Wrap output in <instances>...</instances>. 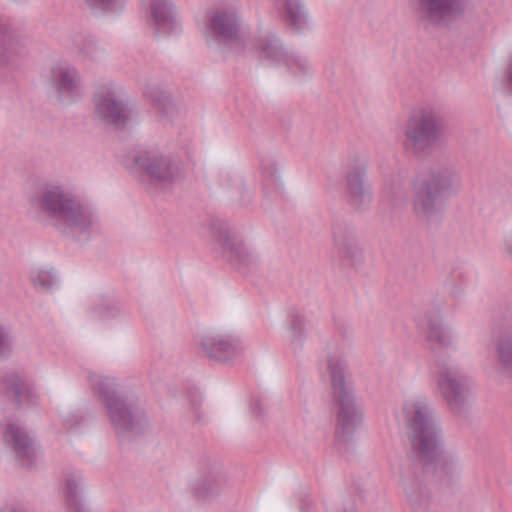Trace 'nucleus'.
<instances>
[{
	"label": "nucleus",
	"instance_id": "1",
	"mask_svg": "<svg viewBox=\"0 0 512 512\" xmlns=\"http://www.w3.org/2000/svg\"><path fill=\"white\" fill-rule=\"evenodd\" d=\"M29 203L57 226L72 233H88L98 224L95 210L59 181L37 182L29 194Z\"/></svg>",
	"mask_w": 512,
	"mask_h": 512
},
{
	"label": "nucleus",
	"instance_id": "2",
	"mask_svg": "<svg viewBox=\"0 0 512 512\" xmlns=\"http://www.w3.org/2000/svg\"><path fill=\"white\" fill-rule=\"evenodd\" d=\"M88 380L119 437L130 438L144 432L148 427L145 410L137 399L122 393L115 378L89 372Z\"/></svg>",
	"mask_w": 512,
	"mask_h": 512
},
{
	"label": "nucleus",
	"instance_id": "3",
	"mask_svg": "<svg viewBox=\"0 0 512 512\" xmlns=\"http://www.w3.org/2000/svg\"><path fill=\"white\" fill-rule=\"evenodd\" d=\"M401 416L415 457L433 459L439 455L442 435L428 399L421 395L406 398Z\"/></svg>",
	"mask_w": 512,
	"mask_h": 512
},
{
	"label": "nucleus",
	"instance_id": "4",
	"mask_svg": "<svg viewBox=\"0 0 512 512\" xmlns=\"http://www.w3.org/2000/svg\"><path fill=\"white\" fill-rule=\"evenodd\" d=\"M327 369L331 378L333 402L337 407L335 435L338 441L348 442L361 420V415L355 404L348 366L343 355L330 353Z\"/></svg>",
	"mask_w": 512,
	"mask_h": 512
},
{
	"label": "nucleus",
	"instance_id": "5",
	"mask_svg": "<svg viewBox=\"0 0 512 512\" xmlns=\"http://www.w3.org/2000/svg\"><path fill=\"white\" fill-rule=\"evenodd\" d=\"M443 116L439 107L425 105L415 110L408 118L403 147L413 155L429 152L442 134Z\"/></svg>",
	"mask_w": 512,
	"mask_h": 512
},
{
	"label": "nucleus",
	"instance_id": "6",
	"mask_svg": "<svg viewBox=\"0 0 512 512\" xmlns=\"http://www.w3.org/2000/svg\"><path fill=\"white\" fill-rule=\"evenodd\" d=\"M437 390L451 412L465 413L469 406L472 380L452 360L438 356L435 361Z\"/></svg>",
	"mask_w": 512,
	"mask_h": 512
},
{
	"label": "nucleus",
	"instance_id": "7",
	"mask_svg": "<svg viewBox=\"0 0 512 512\" xmlns=\"http://www.w3.org/2000/svg\"><path fill=\"white\" fill-rule=\"evenodd\" d=\"M204 37L210 47L220 50L223 54H240L245 51L241 20L232 8H220L208 14Z\"/></svg>",
	"mask_w": 512,
	"mask_h": 512
},
{
	"label": "nucleus",
	"instance_id": "8",
	"mask_svg": "<svg viewBox=\"0 0 512 512\" xmlns=\"http://www.w3.org/2000/svg\"><path fill=\"white\" fill-rule=\"evenodd\" d=\"M418 21L425 27L450 28L463 19L467 0H409Z\"/></svg>",
	"mask_w": 512,
	"mask_h": 512
},
{
	"label": "nucleus",
	"instance_id": "9",
	"mask_svg": "<svg viewBox=\"0 0 512 512\" xmlns=\"http://www.w3.org/2000/svg\"><path fill=\"white\" fill-rule=\"evenodd\" d=\"M94 115L105 124L124 127L130 120L128 98L118 85L106 83L97 88L93 96Z\"/></svg>",
	"mask_w": 512,
	"mask_h": 512
},
{
	"label": "nucleus",
	"instance_id": "10",
	"mask_svg": "<svg viewBox=\"0 0 512 512\" xmlns=\"http://www.w3.org/2000/svg\"><path fill=\"white\" fill-rule=\"evenodd\" d=\"M199 353L209 360L219 363H231L244 353L243 341L229 333H203L197 336Z\"/></svg>",
	"mask_w": 512,
	"mask_h": 512
},
{
	"label": "nucleus",
	"instance_id": "11",
	"mask_svg": "<svg viewBox=\"0 0 512 512\" xmlns=\"http://www.w3.org/2000/svg\"><path fill=\"white\" fill-rule=\"evenodd\" d=\"M216 240L223 249V256L238 270L246 272L259 264V254L243 241L234 228L221 226Z\"/></svg>",
	"mask_w": 512,
	"mask_h": 512
},
{
	"label": "nucleus",
	"instance_id": "12",
	"mask_svg": "<svg viewBox=\"0 0 512 512\" xmlns=\"http://www.w3.org/2000/svg\"><path fill=\"white\" fill-rule=\"evenodd\" d=\"M367 157L364 154L350 156L345 176V187L349 203L358 210L369 207L373 200L371 188L364 183L367 171Z\"/></svg>",
	"mask_w": 512,
	"mask_h": 512
},
{
	"label": "nucleus",
	"instance_id": "13",
	"mask_svg": "<svg viewBox=\"0 0 512 512\" xmlns=\"http://www.w3.org/2000/svg\"><path fill=\"white\" fill-rule=\"evenodd\" d=\"M134 160L136 165L155 182H171L179 172L178 161L156 148L139 151Z\"/></svg>",
	"mask_w": 512,
	"mask_h": 512
},
{
	"label": "nucleus",
	"instance_id": "14",
	"mask_svg": "<svg viewBox=\"0 0 512 512\" xmlns=\"http://www.w3.org/2000/svg\"><path fill=\"white\" fill-rule=\"evenodd\" d=\"M495 360L487 358L483 369L495 381L512 379V323L505 324L494 340Z\"/></svg>",
	"mask_w": 512,
	"mask_h": 512
},
{
	"label": "nucleus",
	"instance_id": "15",
	"mask_svg": "<svg viewBox=\"0 0 512 512\" xmlns=\"http://www.w3.org/2000/svg\"><path fill=\"white\" fill-rule=\"evenodd\" d=\"M26 55V46L19 30L0 13V66L15 67Z\"/></svg>",
	"mask_w": 512,
	"mask_h": 512
},
{
	"label": "nucleus",
	"instance_id": "16",
	"mask_svg": "<svg viewBox=\"0 0 512 512\" xmlns=\"http://www.w3.org/2000/svg\"><path fill=\"white\" fill-rule=\"evenodd\" d=\"M425 184L441 196H450L461 188V175L457 169L449 164L434 165L427 176L419 177Z\"/></svg>",
	"mask_w": 512,
	"mask_h": 512
},
{
	"label": "nucleus",
	"instance_id": "17",
	"mask_svg": "<svg viewBox=\"0 0 512 512\" xmlns=\"http://www.w3.org/2000/svg\"><path fill=\"white\" fill-rule=\"evenodd\" d=\"M227 483V477L217 463L205 465L195 479L190 482L189 489L197 498L205 499L217 494Z\"/></svg>",
	"mask_w": 512,
	"mask_h": 512
},
{
	"label": "nucleus",
	"instance_id": "18",
	"mask_svg": "<svg viewBox=\"0 0 512 512\" xmlns=\"http://www.w3.org/2000/svg\"><path fill=\"white\" fill-rule=\"evenodd\" d=\"M336 253L349 265L358 266L363 262L362 249L356 239L355 229L346 223H337L333 228Z\"/></svg>",
	"mask_w": 512,
	"mask_h": 512
},
{
	"label": "nucleus",
	"instance_id": "19",
	"mask_svg": "<svg viewBox=\"0 0 512 512\" xmlns=\"http://www.w3.org/2000/svg\"><path fill=\"white\" fill-rule=\"evenodd\" d=\"M5 442L13 449L22 466L29 467L36 457L32 438L17 423H9L4 431Z\"/></svg>",
	"mask_w": 512,
	"mask_h": 512
},
{
	"label": "nucleus",
	"instance_id": "20",
	"mask_svg": "<svg viewBox=\"0 0 512 512\" xmlns=\"http://www.w3.org/2000/svg\"><path fill=\"white\" fill-rule=\"evenodd\" d=\"M53 81L60 100L70 103L82 94L81 79L77 70L70 65H60L53 70Z\"/></svg>",
	"mask_w": 512,
	"mask_h": 512
},
{
	"label": "nucleus",
	"instance_id": "21",
	"mask_svg": "<svg viewBox=\"0 0 512 512\" xmlns=\"http://www.w3.org/2000/svg\"><path fill=\"white\" fill-rule=\"evenodd\" d=\"M442 196L425 184L419 178L413 185L412 207L417 217L430 220L436 216L439 211V199Z\"/></svg>",
	"mask_w": 512,
	"mask_h": 512
},
{
	"label": "nucleus",
	"instance_id": "22",
	"mask_svg": "<svg viewBox=\"0 0 512 512\" xmlns=\"http://www.w3.org/2000/svg\"><path fill=\"white\" fill-rule=\"evenodd\" d=\"M401 484L411 507L416 512L426 511L430 504V495L422 478L408 469L402 474Z\"/></svg>",
	"mask_w": 512,
	"mask_h": 512
},
{
	"label": "nucleus",
	"instance_id": "23",
	"mask_svg": "<svg viewBox=\"0 0 512 512\" xmlns=\"http://www.w3.org/2000/svg\"><path fill=\"white\" fill-rule=\"evenodd\" d=\"M0 391L12 395L19 404H36L39 395L24 377L15 372L7 373L0 381Z\"/></svg>",
	"mask_w": 512,
	"mask_h": 512
},
{
	"label": "nucleus",
	"instance_id": "24",
	"mask_svg": "<svg viewBox=\"0 0 512 512\" xmlns=\"http://www.w3.org/2000/svg\"><path fill=\"white\" fill-rule=\"evenodd\" d=\"M84 478L79 471H68L64 475V493L70 512H92L82 500Z\"/></svg>",
	"mask_w": 512,
	"mask_h": 512
},
{
	"label": "nucleus",
	"instance_id": "25",
	"mask_svg": "<svg viewBox=\"0 0 512 512\" xmlns=\"http://www.w3.org/2000/svg\"><path fill=\"white\" fill-rule=\"evenodd\" d=\"M253 49L261 60L281 64L287 56L281 40L273 33H267L254 41Z\"/></svg>",
	"mask_w": 512,
	"mask_h": 512
},
{
	"label": "nucleus",
	"instance_id": "26",
	"mask_svg": "<svg viewBox=\"0 0 512 512\" xmlns=\"http://www.w3.org/2000/svg\"><path fill=\"white\" fill-rule=\"evenodd\" d=\"M282 19L296 30L308 25V16L302 0H270Z\"/></svg>",
	"mask_w": 512,
	"mask_h": 512
},
{
	"label": "nucleus",
	"instance_id": "27",
	"mask_svg": "<svg viewBox=\"0 0 512 512\" xmlns=\"http://www.w3.org/2000/svg\"><path fill=\"white\" fill-rule=\"evenodd\" d=\"M151 14L159 33L169 34L176 29L173 5L169 0H151Z\"/></svg>",
	"mask_w": 512,
	"mask_h": 512
},
{
	"label": "nucleus",
	"instance_id": "28",
	"mask_svg": "<svg viewBox=\"0 0 512 512\" xmlns=\"http://www.w3.org/2000/svg\"><path fill=\"white\" fill-rule=\"evenodd\" d=\"M425 467L434 465L435 472L440 476H454L458 473L460 465L458 460L451 454L445 453L443 441L441 440L440 453L433 459L416 457Z\"/></svg>",
	"mask_w": 512,
	"mask_h": 512
},
{
	"label": "nucleus",
	"instance_id": "29",
	"mask_svg": "<svg viewBox=\"0 0 512 512\" xmlns=\"http://www.w3.org/2000/svg\"><path fill=\"white\" fill-rule=\"evenodd\" d=\"M427 336L431 342L438 344L441 348H451L456 343L453 331L436 319H429Z\"/></svg>",
	"mask_w": 512,
	"mask_h": 512
},
{
	"label": "nucleus",
	"instance_id": "30",
	"mask_svg": "<svg viewBox=\"0 0 512 512\" xmlns=\"http://www.w3.org/2000/svg\"><path fill=\"white\" fill-rule=\"evenodd\" d=\"M260 171L263 185L267 188H277L281 184L280 165L271 158L261 160Z\"/></svg>",
	"mask_w": 512,
	"mask_h": 512
},
{
	"label": "nucleus",
	"instance_id": "31",
	"mask_svg": "<svg viewBox=\"0 0 512 512\" xmlns=\"http://www.w3.org/2000/svg\"><path fill=\"white\" fill-rule=\"evenodd\" d=\"M281 64H284L295 76H305L312 72V66L309 60L304 55L297 52H287L286 59H284Z\"/></svg>",
	"mask_w": 512,
	"mask_h": 512
},
{
	"label": "nucleus",
	"instance_id": "32",
	"mask_svg": "<svg viewBox=\"0 0 512 512\" xmlns=\"http://www.w3.org/2000/svg\"><path fill=\"white\" fill-rule=\"evenodd\" d=\"M30 281L33 287L40 292L50 291L56 285V277L51 270L34 269L30 273Z\"/></svg>",
	"mask_w": 512,
	"mask_h": 512
},
{
	"label": "nucleus",
	"instance_id": "33",
	"mask_svg": "<svg viewBox=\"0 0 512 512\" xmlns=\"http://www.w3.org/2000/svg\"><path fill=\"white\" fill-rule=\"evenodd\" d=\"M92 313L95 318L108 320L120 316L122 309L114 301L103 299L92 308Z\"/></svg>",
	"mask_w": 512,
	"mask_h": 512
},
{
	"label": "nucleus",
	"instance_id": "34",
	"mask_svg": "<svg viewBox=\"0 0 512 512\" xmlns=\"http://www.w3.org/2000/svg\"><path fill=\"white\" fill-rule=\"evenodd\" d=\"M85 3L97 12H112L121 8L117 0H84Z\"/></svg>",
	"mask_w": 512,
	"mask_h": 512
},
{
	"label": "nucleus",
	"instance_id": "35",
	"mask_svg": "<svg viewBox=\"0 0 512 512\" xmlns=\"http://www.w3.org/2000/svg\"><path fill=\"white\" fill-rule=\"evenodd\" d=\"M143 93L146 98L157 105H164L170 101L169 95L158 87L148 86L144 89Z\"/></svg>",
	"mask_w": 512,
	"mask_h": 512
},
{
	"label": "nucleus",
	"instance_id": "36",
	"mask_svg": "<svg viewBox=\"0 0 512 512\" xmlns=\"http://www.w3.org/2000/svg\"><path fill=\"white\" fill-rule=\"evenodd\" d=\"M305 335L303 321L297 319L291 326V346L296 350L301 347Z\"/></svg>",
	"mask_w": 512,
	"mask_h": 512
},
{
	"label": "nucleus",
	"instance_id": "37",
	"mask_svg": "<svg viewBox=\"0 0 512 512\" xmlns=\"http://www.w3.org/2000/svg\"><path fill=\"white\" fill-rule=\"evenodd\" d=\"M498 250L506 261L512 263V230L502 235L498 244Z\"/></svg>",
	"mask_w": 512,
	"mask_h": 512
},
{
	"label": "nucleus",
	"instance_id": "38",
	"mask_svg": "<svg viewBox=\"0 0 512 512\" xmlns=\"http://www.w3.org/2000/svg\"><path fill=\"white\" fill-rule=\"evenodd\" d=\"M11 352V336L8 330L0 323V358L7 357Z\"/></svg>",
	"mask_w": 512,
	"mask_h": 512
},
{
	"label": "nucleus",
	"instance_id": "39",
	"mask_svg": "<svg viewBox=\"0 0 512 512\" xmlns=\"http://www.w3.org/2000/svg\"><path fill=\"white\" fill-rule=\"evenodd\" d=\"M81 51L86 57H88L92 60L97 59L101 54L100 47L97 45L96 41L93 39H86L81 48Z\"/></svg>",
	"mask_w": 512,
	"mask_h": 512
},
{
	"label": "nucleus",
	"instance_id": "40",
	"mask_svg": "<svg viewBox=\"0 0 512 512\" xmlns=\"http://www.w3.org/2000/svg\"><path fill=\"white\" fill-rule=\"evenodd\" d=\"M505 85L512 92V54L510 55L505 69Z\"/></svg>",
	"mask_w": 512,
	"mask_h": 512
},
{
	"label": "nucleus",
	"instance_id": "41",
	"mask_svg": "<svg viewBox=\"0 0 512 512\" xmlns=\"http://www.w3.org/2000/svg\"><path fill=\"white\" fill-rule=\"evenodd\" d=\"M251 409L255 415H257V416L262 415V413L264 411V406H263L262 400L259 398L254 399L251 404Z\"/></svg>",
	"mask_w": 512,
	"mask_h": 512
},
{
	"label": "nucleus",
	"instance_id": "42",
	"mask_svg": "<svg viewBox=\"0 0 512 512\" xmlns=\"http://www.w3.org/2000/svg\"><path fill=\"white\" fill-rule=\"evenodd\" d=\"M1 512H27L22 506L17 504H6Z\"/></svg>",
	"mask_w": 512,
	"mask_h": 512
},
{
	"label": "nucleus",
	"instance_id": "43",
	"mask_svg": "<svg viewBox=\"0 0 512 512\" xmlns=\"http://www.w3.org/2000/svg\"><path fill=\"white\" fill-rule=\"evenodd\" d=\"M449 293L455 301H458L463 296V288L459 286L452 287Z\"/></svg>",
	"mask_w": 512,
	"mask_h": 512
},
{
	"label": "nucleus",
	"instance_id": "44",
	"mask_svg": "<svg viewBox=\"0 0 512 512\" xmlns=\"http://www.w3.org/2000/svg\"><path fill=\"white\" fill-rule=\"evenodd\" d=\"M235 182H236V184H237L239 189H241L243 187V183H242V180L240 178H236Z\"/></svg>",
	"mask_w": 512,
	"mask_h": 512
}]
</instances>
